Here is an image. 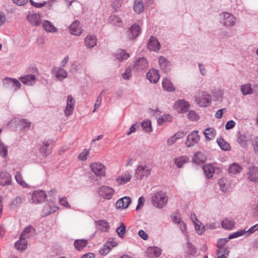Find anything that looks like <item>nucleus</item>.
<instances>
[{
    "label": "nucleus",
    "mask_w": 258,
    "mask_h": 258,
    "mask_svg": "<svg viewBox=\"0 0 258 258\" xmlns=\"http://www.w3.org/2000/svg\"><path fill=\"white\" fill-rule=\"evenodd\" d=\"M168 201V197L166 194L162 191L155 193L152 197V204L156 208L162 209L164 207Z\"/></svg>",
    "instance_id": "1"
},
{
    "label": "nucleus",
    "mask_w": 258,
    "mask_h": 258,
    "mask_svg": "<svg viewBox=\"0 0 258 258\" xmlns=\"http://www.w3.org/2000/svg\"><path fill=\"white\" fill-rule=\"evenodd\" d=\"M236 21L235 16L230 13L223 12L220 14L219 22L224 27H233L236 24Z\"/></svg>",
    "instance_id": "2"
},
{
    "label": "nucleus",
    "mask_w": 258,
    "mask_h": 258,
    "mask_svg": "<svg viewBox=\"0 0 258 258\" xmlns=\"http://www.w3.org/2000/svg\"><path fill=\"white\" fill-rule=\"evenodd\" d=\"M3 85L5 89L11 90L13 92L18 91L21 86V83L18 80L9 77L3 79Z\"/></svg>",
    "instance_id": "3"
},
{
    "label": "nucleus",
    "mask_w": 258,
    "mask_h": 258,
    "mask_svg": "<svg viewBox=\"0 0 258 258\" xmlns=\"http://www.w3.org/2000/svg\"><path fill=\"white\" fill-rule=\"evenodd\" d=\"M195 101L201 107L207 106L211 102V95L206 92L199 91L195 95Z\"/></svg>",
    "instance_id": "4"
},
{
    "label": "nucleus",
    "mask_w": 258,
    "mask_h": 258,
    "mask_svg": "<svg viewBox=\"0 0 258 258\" xmlns=\"http://www.w3.org/2000/svg\"><path fill=\"white\" fill-rule=\"evenodd\" d=\"M47 197L45 191L42 190H34L29 198V202L33 204H40L44 202Z\"/></svg>",
    "instance_id": "5"
},
{
    "label": "nucleus",
    "mask_w": 258,
    "mask_h": 258,
    "mask_svg": "<svg viewBox=\"0 0 258 258\" xmlns=\"http://www.w3.org/2000/svg\"><path fill=\"white\" fill-rule=\"evenodd\" d=\"M151 172V168L146 165H140L136 170L135 175L138 179H142L148 177Z\"/></svg>",
    "instance_id": "6"
},
{
    "label": "nucleus",
    "mask_w": 258,
    "mask_h": 258,
    "mask_svg": "<svg viewBox=\"0 0 258 258\" xmlns=\"http://www.w3.org/2000/svg\"><path fill=\"white\" fill-rule=\"evenodd\" d=\"M91 171L97 176H104L105 175V167L100 162H94L90 165Z\"/></svg>",
    "instance_id": "7"
},
{
    "label": "nucleus",
    "mask_w": 258,
    "mask_h": 258,
    "mask_svg": "<svg viewBox=\"0 0 258 258\" xmlns=\"http://www.w3.org/2000/svg\"><path fill=\"white\" fill-rule=\"evenodd\" d=\"M149 64L147 59L144 57H139L133 65V70L136 72L145 71L148 68Z\"/></svg>",
    "instance_id": "8"
},
{
    "label": "nucleus",
    "mask_w": 258,
    "mask_h": 258,
    "mask_svg": "<svg viewBox=\"0 0 258 258\" xmlns=\"http://www.w3.org/2000/svg\"><path fill=\"white\" fill-rule=\"evenodd\" d=\"M141 33V29L136 23L131 26L126 31V35L130 40L136 38Z\"/></svg>",
    "instance_id": "9"
},
{
    "label": "nucleus",
    "mask_w": 258,
    "mask_h": 258,
    "mask_svg": "<svg viewBox=\"0 0 258 258\" xmlns=\"http://www.w3.org/2000/svg\"><path fill=\"white\" fill-rule=\"evenodd\" d=\"M114 193V190L107 186H102L99 188L98 194L99 196L106 200L112 198Z\"/></svg>",
    "instance_id": "10"
},
{
    "label": "nucleus",
    "mask_w": 258,
    "mask_h": 258,
    "mask_svg": "<svg viewBox=\"0 0 258 258\" xmlns=\"http://www.w3.org/2000/svg\"><path fill=\"white\" fill-rule=\"evenodd\" d=\"M200 137L198 135V131H194L188 135L185 143L187 147H190L198 143Z\"/></svg>",
    "instance_id": "11"
},
{
    "label": "nucleus",
    "mask_w": 258,
    "mask_h": 258,
    "mask_svg": "<svg viewBox=\"0 0 258 258\" xmlns=\"http://www.w3.org/2000/svg\"><path fill=\"white\" fill-rule=\"evenodd\" d=\"M76 100L73 97L69 95L67 97V106L64 110V113L66 116L71 115L74 110Z\"/></svg>",
    "instance_id": "12"
},
{
    "label": "nucleus",
    "mask_w": 258,
    "mask_h": 258,
    "mask_svg": "<svg viewBox=\"0 0 258 258\" xmlns=\"http://www.w3.org/2000/svg\"><path fill=\"white\" fill-rule=\"evenodd\" d=\"M71 34L75 36H80L82 33V27L80 21L76 20L73 22L69 27Z\"/></svg>",
    "instance_id": "13"
},
{
    "label": "nucleus",
    "mask_w": 258,
    "mask_h": 258,
    "mask_svg": "<svg viewBox=\"0 0 258 258\" xmlns=\"http://www.w3.org/2000/svg\"><path fill=\"white\" fill-rule=\"evenodd\" d=\"M132 202L131 199L129 197H124L118 200L115 204V206L117 209H124L127 208Z\"/></svg>",
    "instance_id": "14"
},
{
    "label": "nucleus",
    "mask_w": 258,
    "mask_h": 258,
    "mask_svg": "<svg viewBox=\"0 0 258 258\" xmlns=\"http://www.w3.org/2000/svg\"><path fill=\"white\" fill-rule=\"evenodd\" d=\"M158 62L161 70L164 73H167L170 70L171 62L165 57L160 56Z\"/></svg>",
    "instance_id": "15"
},
{
    "label": "nucleus",
    "mask_w": 258,
    "mask_h": 258,
    "mask_svg": "<svg viewBox=\"0 0 258 258\" xmlns=\"http://www.w3.org/2000/svg\"><path fill=\"white\" fill-rule=\"evenodd\" d=\"M27 18L30 24L34 26L40 25L41 16L38 13H29Z\"/></svg>",
    "instance_id": "16"
},
{
    "label": "nucleus",
    "mask_w": 258,
    "mask_h": 258,
    "mask_svg": "<svg viewBox=\"0 0 258 258\" xmlns=\"http://www.w3.org/2000/svg\"><path fill=\"white\" fill-rule=\"evenodd\" d=\"M147 48L152 51H157L160 49V43L156 37L151 36L147 44Z\"/></svg>",
    "instance_id": "17"
},
{
    "label": "nucleus",
    "mask_w": 258,
    "mask_h": 258,
    "mask_svg": "<svg viewBox=\"0 0 258 258\" xmlns=\"http://www.w3.org/2000/svg\"><path fill=\"white\" fill-rule=\"evenodd\" d=\"M146 77L151 83H156L160 78V75L158 70L152 69L147 73Z\"/></svg>",
    "instance_id": "18"
},
{
    "label": "nucleus",
    "mask_w": 258,
    "mask_h": 258,
    "mask_svg": "<svg viewBox=\"0 0 258 258\" xmlns=\"http://www.w3.org/2000/svg\"><path fill=\"white\" fill-rule=\"evenodd\" d=\"M19 79L22 83L28 86H32L36 82L35 76L32 74L21 76Z\"/></svg>",
    "instance_id": "19"
},
{
    "label": "nucleus",
    "mask_w": 258,
    "mask_h": 258,
    "mask_svg": "<svg viewBox=\"0 0 258 258\" xmlns=\"http://www.w3.org/2000/svg\"><path fill=\"white\" fill-rule=\"evenodd\" d=\"M247 176L250 181L258 182V168L255 166L249 167Z\"/></svg>",
    "instance_id": "20"
},
{
    "label": "nucleus",
    "mask_w": 258,
    "mask_h": 258,
    "mask_svg": "<svg viewBox=\"0 0 258 258\" xmlns=\"http://www.w3.org/2000/svg\"><path fill=\"white\" fill-rule=\"evenodd\" d=\"M85 44L88 48H92L97 44V39L94 35H88L85 38Z\"/></svg>",
    "instance_id": "21"
},
{
    "label": "nucleus",
    "mask_w": 258,
    "mask_h": 258,
    "mask_svg": "<svg viewBox=\"0 0 258 258\" xmlns=\"http://www.w3.org/2000/svg\"><path fill=\"white\" fill-rule=\"evenodd\" d=\"M11 183V177L9 173L6 172L0 173V184L2 186L10 185Z\"/></svg>",
    "instance_id": "22"
},
{
    "label": "nucleus",
    "mask_w": 258,
    "mask_h": 258,
    "mask_svg": "<svg viewBox=\"0 0 258 258\" xmlns=\"http://www.w3.org/2000/svg\"><path fill=\"white\" fill-rule=\"evenodd\" d=\"M146 253L148 256L159 257L161 254V249L157 246L149 247L146 251Z\"/></svg>",
    "instance_id": "23"
},
{
    "label": "nucleus",
    "mask_w": 258,
    "mask_h": 258,
    "mask_svg": "<svg viewBox=\"0 0 258 258\" xmlns=\"http://www.w3.org/2000/svg\"><path fill=\"white\" fill-rule=\"evenodd\" d=\"M176 106L179 109L180 113L186 112L189 107V103L184 99L177 101L176 103Z\"/></svg>",
    "instance_id": "24"
},
{
    "label": "nucleus",
    "mask_w": 258,
    "mask_h": 258,
    "mask_svg": "<svg viewBox=\"0 0 258 258\" xmlns=\"http://www.w3.org/2000/svg\"><path fill=\"white\" fill-rule=\"evenodd\" d=\"M249 137L245 133H239L237 137V141L239 144L243 148L247 146V143Z\"/></svg>",
    "instance_id": "25"
},
{
    "label": "nucleus",
    "mask_w": 258,
    "mask_h": 258,
    "mask_svg": "<svg viewBox=\"0 0 258 258\" xmlns=\"http://www.w3.org/2000/svg\"><path fill=\"white\" fill-rule=\"evenodd\" d=\"M34 235H35V229L32 226H28L24 229L20 236L26 239Z\"/></svg>",
    "instance_id": "26"
},
{
    "label": "nucleus",
    "mask_w": 258,
    "mask_h": 258,
    "mask_svg": "<svg viewBox=\"0 0 258 258\" xmlns=\"http://www.w3.org/2000/svg\"><path fill=\"white\" fill-rule=\"evenodd\" d=\"M97 228L103 232H107L109 229L110 226L108 222L104 220L96 221Z\"/></svg>",
    "instance_id": "27"
},
{
    "label": "nucleus",
    "mask_w": 258,
    "mask_h": 258,
    "mask_svg": "<svg viewBox=\"0 0 258 258\" xmlns=\"http://www.w3.org/2000/svg\"><path fill=\"white\" fill-rule=\"evenodd\" d=\"M221 226L225 229L231 230L234 227L235 222L231 218H226L222 221Z\"/></svg>",
    "instance_id": "28"
},
{
    "label": "nucleus",
    "mask_w": 258,
    "mask_h": 258,
    "mask_svg": "<svg viewBox=\"0 0 258 258\" xmlns=\"http://www.w3.org/2000/svg\"><path fill=\"white\" fill-rule=\"evenodd\" d=\"M205 160L206 157L204 154L201 152H198L195 154L192 158L193 162L197 164H203Z\"/></svg>",
    "instance_id": "29"
},
{
    "label": "nucleus",
    "mask_w": 258,
    "mask_h": 258,
    "mask_svg": "<svg viewBox=\"0 0 258 258\" xmlns=\"http://www.w3.org/2000/svg\"><path fill=\"white\" fill-rule=\"evenodd\" d=\"M43 29L48 32L53 33L57 31L58 29L50 21L46 20L42 23Z\"/></svg>",
    "instance_id": "30"
},
{
    "label": "nucleus",
    "mask_w": 258,
    "mask_h": 258,
    "mask_svg": "<svg viewBox=\"0 0 258 258\" xmlns=\"http://www.w3.org/2000/svg\"><path fill=\"white\" fill-rule=\"evenodd\" d=\"M204 134L207 141L212 140L216 136V131L213 127H209L204 130Z\"/></svg>",
    "instance_id": "31"
},
{
    "label": "nucleus",
    "mask_w": 258,
    "mask_h": 258,
    "mask_svg": "<svg viewBox=\"0 0 258 258\" xmlns=\"http://www.w3.org/2000/svg\"><path fill=\"white\" fill-rule=\"evenodd\" d=\"M27 244L26 239L20 236V239L15 243V247L18 250H24L26 249Z\"/></svg>",
    "instance_id": "32"
},
{
    "label": "nucleus",
    "mask_w": 258,
    "mask_h": 258,
    "mask_svg": "<svg viewBox=\"0 0 258 258\" xmlns=\"http://www.w3.org/2000/svg\"><path fill=\"white\" fill-rule=\"evenodd\" d=\"M203 169L207 178H210L213 177L215 170L213 166L210 164L205 165L203 167Z\"/></svg>",
    "instance_id": "33"
},
{
    "label": "nucleus",
    "mask_w": 258,
    "mask_h": 258,
    "mask_svg": "<svg viewBox=\"0 0 258 258\" xmlns=\"http://www.w3.org/2000/svg\"><path fill=\"white\" fill-rule=\"evenodd\" d=\"M130 56L129 53L124 49H119L116 53V57L119 61L128 59Z\"/></svg>",
    "instance_id": "34"
},
{
    "label": "nucleus",
    "mask_w": 258,
    "mask_h": 258,
    "mask_svg": "<svg viewBox=\"0 0 258 258\" xmlns=\"http://www.w3.org/2000/svg\"><path fill=\"white\" fill-rule=\"evenodd\" d=\"M131 175L129 173H126L122 176H119L116 179V182L119 185L123 184L130 181Z\"/></svg>",
    "instance_id": "35"
},
{
    "label": "nucleus",
    "mask_w": 258,
    "mask_h": 258,
    "mask_svg": "<svg viewBox=\"0 0 258 258\" xmlns=\"http://www.w3.org/2000/svg\"><path fill=\"white\" fill-rule=\"evenodd\" d=\"M175 164L178 168H181L183 165L189 162V158L185 156H180L174 159Z\"/></svg>",
    "instance_id": "36"
},
{
    "label": "nucleus",
    "mask_w": 258,
    "mask_h": 258,
    "mask_svg": "<svg viewBox=\"0 0 258 258\" xmlns=\"http://www.w3.org/2000/svg\"><path fill=\"white\" fill-rule=\"evenodd\" d=\"M163 88L167 91L171 92L175 90V88L171 81L168 78H164L162 81Z\"/></svg>",
    "instance_id": "37"
},
{
    "label": "nucleus",
    "mask_w": 258,
    "mask_h": 258,
    "mask_svg": "<svg viewBox=\"0 0 258 258\" xmlns=\"http://www.w3.org/2000/svg\"><path fill=\"white\" fill-rule=\"evenodd\" d=\"M241 166L238 163H233L228 169L230 174H235L239 173L242 170Z\"/></svg>",
    "instance_id": "38"
},
{
    "label": "nucleus",
    "mask_w": 258,
    "mask_h": 258,
    "mask_svg": "<svg viewBox=\"0 0 258 258\" xmlns=\"http://www.w3.org/2000/svg\"><path fill=\"white\" fill-rule=\"evenodd\" d=\"M56 78L59 80H62L66 78L68 76V73L61 68L57 69L54 73Z\"/></svg>",
    "instance_id": "39"
},
{
    "label": "nucleus",
    "mask_w": 258,
    "mask_h": 258,
    "mask_svg": "<svg viewBox=\"0 0 258 258\" xmlns=\"http://www.w3.org/2000/svg\"><path fill=\"white\" fill-rule=\"evenodd\" d=\"M134 9L135 11L138 13L140 14L144 9V6L142 0H135L134 5Z\"/></svg>",
    "instance_id": "40"
},
{
    "label": "nucleus",
    "mask_w": 258,
    "mask_h": 258,
    "mask_svg": "<svg viewBox=\"0 0 258 258\" xmlns=\"http://www.w3.org/2000/svg\"><path fill=\"white\" fill-rule=\"evenodd\" d=\"M87 243V240L77 239L74 242V246L77 249L81 250L86 246Z\"/></svg>",
    "instance_id": "41"
},
{
    "label": "nucleus",
    "mask_w": 258,
    "mask_h": 258,
    "mask_svg": "<svg viewBox=\"0 0 258 258\" xmlns=\"http://www.w3.org/2000/svg\"><path fill=\"white\" fill-rule=\"evenodd\" d=\"M109 22L113 25L120 27L122 25L121 19L117 16H111L108 19Z\"/></svg>",
    "instance_id": "42"
},
{
    "label": "nucleus",
    "mask_w": 258,
    "mask_h": 258,
    "mask_svg": "<svg viewBox=\"0 0 258 258\" xmlns=\"http://www.w3.org/2000/svg\"><path fill=\"white\" fill-rule=\"evenodd\" d=\"M216 253L218 258H227V256L229 253V250L228 247H222L221 249H217Z\"/></svg>",
    "instance_id": "43"
},
{
    "label": "nucleus",
    "mask_w": 258,
    "mask_h": 258,
    "mask_svg": "<svg viewBox=\"0 0 258 258\" xmlns=\"http://www.w3.org/2000/svg\"><path fill=\"white\" fill-rule=\"evenodd\" d=\"M240 89L243 95L245 96L252 93V89L250 84L242 85Z\"/></svg>",
    "instance_id": "44"
},
{
    "label": "nucleus",
    "mask_w": 258,
    "mask_h": 258,
    "mask_svg": "<svg viewBox=\"0 0 258 258\" xmlns=\"http://www.w3.org/2000/svg\"><path fill=\"white\" fill-rule=\"evenodd\" d=\"M15 179L17 183L23 187H27L28 186L27 183L23 179L22 175L20 172H17L15 175Z\"/></svg>",
    "instance_id": "45"
},
{
    "label": "nucleus",
    "mask_w": 258,
    "mask_h": 258,
    "mask_svg": "<svg viewBox=\"0 0 258 258\" xmlns=\"http://www.w3.org/2000/svg\"><path fill=\"white\" fill-rule=\"evenodd\" d=\"M217 142L220 148L223 150H228L230 148L229 144L222 138L217 139Z\"/></svg>",
    "instance_id": "46"
},
{
    "label": "nucleus",
    "mask_w": 258,
    "mask_h": 258,
    "mask_svg": "<svg viewBox=\"0 0 258 258\" xmlns=\"http://www.w3.org/2000/svg\"><path fill=\"white\" fill-rule=\"evenodd\" d=\"M218 184L220 186V190L223 192H226L228 189V185L227 184V182L225 179L222 178L219 179Z\"/></svg>",
    "instance_id": "47"
},
{
    "label": "nucleus",
    "mask_w": 258,
    "mask_h": 258,
    "mask_svg": "<svg viewBox=\"0 0 258 258\" xmlns=\"http://www.w3.org/2000/svg\"><path fill=\"white\" fill-rule=\"evenodd\" d=\"M125 230L126 227L123 223H121L120 226L116 229V232L117 233L119 237L120 238L124 237Z\"/></svg>",
    "instance_id": "48"
},
{
    "label": "nucleus",
    "mask_w": 258,
    "mask_h": 258,
    "mask_svg": "<svg viewBox=\"0 0 258 258\" xmlns=\"http://www.w3.org/2000/svg\"><path fill=\"white\" fill-rule=\"evenodd\" d=\"M246 233V230H239L237 231L234 232L233 233L230 234L229 235L228 237V239H232L233 238H237L238 237H240L241 236H242L244 234Z\"/></svg>",
    "instance_id": "49"
},
{
    "label": "nucleus",
    "mask_w": 258,
    "mask_h": 258,
    "mask_svg": "<svg viewBox=\"0 0 258 258\" xmlns=\"http://www.w3.org/2000/svg\"><path fill=\"white\" fill-rule=\"evenodd\" d=\"M22 203V199L20 196H17L13 199L11 203V206L13 208H15L16 207H19Z\"/></svg>",
    "instance_id": "50"
},
{
    "label": "nucleus",
    "mask_w": 258,
    "mask_h": 258,
    "mask_svg": "<svg viewBox=\"0 0 258 258\" xmlns=\"http://www.w3.org/2000/svg\"><path fill=\"white\" fill-rule=\"evenodd\" d=\"M141 126L144 130L147 133L152 132L151 122L150 120H145L141 123Z\"/></svg>",
    "instance_id": "51"
},
{
    "label": "nucleus",
    "mask_w": 258,
    "mask_h": 258,
    "mask_svg": "<svg viewBox=\"0 0 258 258\" xmlns=\"http://www.w3.org/2000/svg\"><path fill=\"white\" fill-rule=\"evenodd\" d=\"M50 143L48 141H44L43 142L42 145L40 148V152L44 156H47L48 153V147Z\"/></svg>",
    "instance_id": "52"
},
{
    "label": "nucleus",
    "mask_w": 258,
    "mask_h": 258,
    "mask_svg": "<svg viewBox=\"0 0 258 258\" xmlns=\"http://www.w3.org/2000/svg\"><path fill=\"white\" fill-rule=\"evenodd\" d=\"M8 146L0 141V156L2 157H5L8 155Z\"/></svg>",
    "instance_id": "53"
},
{
    "label": "nucleus",
    "mask_w": 258,
    "mask_h": 258,
    "mask_svg": "<svg viewBox=\"0 0 258 258\" xmlns=\"http://www.w3.org/2000/svg\"><path fill=\"white\" fill-rule=\"evenodd\" d=\"M55 212V207L51 208L49 205H45L43 210V213L44 216H47Z\"/></svg>",
    "instance_id": "54"
},
{
    "label": "nucleus",
    "mask_w": 258,
    "mask_h": 258,
    "mask_svg": "<svg viewBox=\"0 0 258 258\" xmlns=\"http://www.w3.org/2000/svg\"><path fill=\"white\" fill-rule=\"evenodd\" d=\"M187 238V253L190 255H194L196 254L197 252V249L195 247L189 242V239L188 236H186Z\"/></svg>",
    "instance_id": "55"
},
{
    "label": "nucleus",
    "mask_w": 258,
    "mask_h": 258,
    "mask_svg": "<svg viewBox=\"0 0 258 258\" xmlns=\"http://www.w3.org/2000/svg\"><path fill=\"white\" fill-rule=\"evenodd\" d=\"M229 240L228 237L219 239L217 243V249L222 248Z\"/></svg>",
    "instance_id": "56"
},
{
    "label": "nucleus",
    "mask_w": 258,
    "mask_h": 258,
    "mask_svg": "<svg viewBox=\"0 0 258 258\" xmlns=\"http://www.w3.org/2000/svg\"><path fill=\"white\" fill-rule=\"evenodd\" d=\"M111 249V247H110V245H108V244H105L100 248L99 252L102 255H106Z\"/></svg>",
    "instance_id": "57"
},
{
    "label": "nucleus",
    "mask_w": 258,
    "mask_h": 258,
    "mask_svg": "<svg viewBox=\"0 0 258 258\" xmlns=\"http://www.w3.org/2000/svg\"><path fill=\"white\" fill-rule=\"evenodd\" d=\"M122 78L125 80H128L132 76V69L130 67H127L122 74Z\"/></svg>",
    "instance_id": "58"
},
{
    "label": "nucleus",
    "mask_w": 258,
    "mask_h": 258,
    "mask_svg": "<svg viewBox=\"0 0 258 258\" xmlns=\"http://www.w3.org/2000/svg\"><path fill=\"white\" fill-rule=\"evenodd\" d=\"M89 154V151L86 149H85L79 155L78 158L81 161H86Z\"/></svg>",
    "instance_id": "59"
},
{
    "label": "nucleus",
    "mask_w": 258,
    "mask_h": 258,
    "mask_svg": "<svg viewBox=\"0 0 258 258\" xmlns=\"http://www.w3.org/2000/svg\"><path fill=\"white\" fill-rule=\"evenodd\" d=\"M103 91H102L99 95L98 96L97 99L96 100V101L94 105V109L93 111V112H95L96 110L98 109L101 105V102H102V97H101V94Z\"/></svg>",
    "instance_id": "60"
},
{
    "label": "nucleus",
    "mask_w": 258,
    "mask_h": 258,
    "mask_svg": "<svg viewBox=\"0 0 258 258\" xmlns=\"http://www.w3.org/2000/svg\"><path fill=\"white\" fill-rule=\"evenodd\" d=\"M187 116L188 118L192 121L196 120L198 118V114L192 110L188 112Z\"/></svg>",
    "instance_id": "61"
},
{
    "label": "nucleus",
    "mask_w": 258,
    "mask_h": 258,
    "mask_svg": "<svg viewBox=\"0 0 258 258\" xmlns=\"http://www.w3.org/2000/svg\"><path fill=\"white\" fill-rule=\"evenodd\" d=\"M195 227L197 232L199 235L203 234L204 231H205V227H204V226L201 227V226L199 225L196 223H195Z\"/></svg>",
    "instance_id": "62"
},
{
    "label": "nucleus",
    "mask_w": 258,
    "mask_h": 258,
    "mask_svg": "<svg viewBox=\"0 0 258 258\" xmlns=\"http://www.w3.org/2000/svg\"><path fill=\"white\" fill-rule=\"evenodd\" d=\"M258 230V224H255V225L251 227L247 230H246V233L248 235L254 233L256 231Z\"/></svg>",
    "instance_id": "63"
},
{
    "label": "nucleus",
    "mask_w": 258,
    "mask_h": 258,
    "mask_svg": "<svg viewBox=\"0 0 258 258\" xmlns=\"http://www.w3.org/2000/svg\"><path fill=\"white\" fill-rule=\"evenodd\" d=\"M235 125V122L233 120H230L226 122L225 125V128L227 130H229L233 128Z\"/></svg>",
    "instance_id": "64"
}]
</instances>
